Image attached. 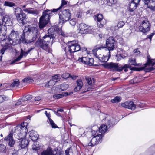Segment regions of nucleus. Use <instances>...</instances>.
Segmentation results:
<instances>
[{"label": "nucleus", "mask_w": 155, "mask_h": 155, "mask_svg": "<svg viewBox=\"0 0 155 155\" xmlns=\"http://www.w3.org/2000/svg\"><path fill=\"white\" fill-rule=\"evenodd\" d=\"M23 33H27L30 35V38L29 39L25 38H22L20 39V43L21 42L24 43H30L35 41L38 38L39 35L38 27L35 25H28L25 27L23 31Z\"/></svg>", "instance_id": "nucleus-1"}, {"label": "nucleus", "mask_w": 155, "mask_h": 155, "mask_svg": "<svg viewBox=\"0 0 155 155\" xmlns=\"http://www.w3.org/2000/svg\"><path fill=\"white\" fill-rule=\"evenodd\" d=\"M2 41L3 42H5V43L0 51L2 54L1 56H0V60L2 59V55L4 54L5 51L10 47L11 45H14L20 43V39L19 37L18 33L13 30L12 31L9 37L7 38L3 39Z\"/></svg>", "instance_id": "nucleus-2"}, {"label": "nucleus", "mask_w": 155, "mask_h": 155, "mask_svg": "<svg viewBox=\"0 0 155 155\" xmlns=\"http://www.w3.org/2000/svg\"><path fill=\"white\" fill-rule=\"evenodd\" d=\"M27 124V123L23 122L22 124L18 125L15 127V132L19 136L18 138L19 140V146L22 148L26 147L28 144V141L25 139L27 134V130L25 127Z\"/></svg>", "instance_id": "nucleus-3"}, {"label": "nucleus", "mask_w": 155, "mask_h": 155, "mask_svg": "<svg viewBox=\"0 0 155 155\" xmlns=\"http://www.w3.org/2000/svg\"><path fill=\"white\" fill-rule=\"evenodd\" d=\"M50 29L48 31V33L46 34L43 37L42 39L39 38L38 40L35 43V45L37 47H40L43 50L48 53L50 52L51 49L48 43L52 42L55 38L54 35L49 34Z\"/></svg>", "instance_id": "nucleus-4"}, {"label": "nucleus", "mask_w": 155, "mask_h": 155, "mask_svg": "<svg viewBox=\"0 0 155 155\" xmlns=\"http://www.w3.org/2000/svg\"><path fill=\"white\" fill-rule=\"evenodd\" d=\"M57 11V9H53L52 10L47 9L44 11L42 15L39 20V28L41 29H43L48 23L50 17L53 15L52 12L55 13Z\"/></svg>", "instance_id": "nucleus-5"}, {"label": "nucleus", "mask_w": 155, "mask_h": 155, "mask_svg": "<svg viewBox=\"0 0 155 155\" xmlns=\"http://www.w3.org/2000/svg\"><path fill=\"white\" fill-rule=\"evenodd\" d=\"M103 65L105 68L110 69L113 71L121 72L124 70L125 72H127L128 71V68L130 67L128 64H125L122 66L118 65L117 63L113 62L107 63Z\"/></svg>", "instance_id": "nucleus-6"}, {"label": "nucleus", "mask_w": 155, "mask_h": 155, "mask_svg": "<svg viewBox=\"0 0 155 155\" xmlns=\"http://www.w3.org/2000/svg\"><path fill=\"white\" fill-rule=\"evenodd\" d=\"M86 80L88 85H85L84 86L83 85V83L81 80H78V93L82 94L87 91H90L92 88L91 86L92 84V81L91 78L89 77H86Z\"/></svg>", "instance_id": "nucleus-7"}, {"label": "nucleus", "mask_w": 155, "mask_h": 155, "mask_svg": "<svg viewBox=\"0 0 155 155\" xmlns=\"http://www.w3.org/2000/svg\"><path fill=\"white\" fill-rule=\"evenodd\" d=\"M58 15L60 22L63 24L71 18V13L70 10L65 9L60 11Z\"/></svg>", "instance_id": "nucleus-8"}, {"label": "nucleus", "mask_w": 155, "mask_h": 155, "mask_svg": "<svg viewBox=\"0 0 155 155\" xmlns=\"http://www.w3.org/2000/svg\"><path fill=\"white\" fill-rule=\"evenodd\" d=\"M114 120V119H112V121L111 120H108L106 123L107 125L103 124L100 126L99 128V133H101L100 134L102 135V137L104 136L103 134L107 130V127L110 128L114 125L115 124L113 122Z\"/></svg>", "instance_id": "nucleus-9"}, {"label": "nucleus", "mask_w": 155, "mask_h": 155, "mask_svg": "<svg viewBox=\"0 0 155 155\" xmlns=\"http://www.w3.org/2000/svg\"><path fill=\"white\" fill-rule=\"evenodd\" d=\"M116 42L113 37H109L106 41V47L109 51L113 50L116 46Z\"/></svg>", "instance_id": "nucleus-10"}, {"label": "nucleus", "mask_w": 155, "mask_h": 155, "mask_svg": "<svg viewBox=\"0 0 155 155\" xmlns=\"http://www.w3.org/2000/svg\"><path fill=\"white\" fill-rule=\"evenodd\" d=\"M68 45L65 48V51L66 52L70 53H74L77 51H75L76 48L78 45L74 41H70L68 43Z\"/></svg>", "instance_id": "nucleus-11"}, {"label": "nucleus", "mask_w": 155, "mask_h": 155, "mask_svg": "<svg viewBox=\"0 0 155 155\" xmlns=\"http://www.w3.org/2000/svg\"><path fill=\"white\" fill-rule=\"evenodd\" d=\"M147 61L146 63L144 64V68L147 69V71H150L153 70L154 68L152 67L155 65V59H151L149 55L147 56Z\"/></svg>", "instance_id": "nucleus-12"}, {"label": "nucleus", "mask_w": 155, "mask_h": 155, "mask_svg": "<svg viewBox=\"0 0 155 155\" xmlns=\"http://www.w3.org/2000/svg\"><path fill=\"white\" fill-rule=\"evenodd\" d=\"M94 18L97 23V26L99 28H102L106 23L104 19H103V16L102 14L96 15L94 16Z\"/></svg>", "instance_id": "nucleus-13"}, {"label": "nucleus", "mask_w": 155, "mask_h": 155, "mask_svg": "<svg viewBox=\"0 0 155 155\" xmlns=\"http://www.w3.org/2000/svg\"><path fill=\"white\" fill-rule=\"evenodd\" d=\"M141 25L139 27V30L144 33L149 31L150 29V25L148 21L146 20H143L142 22Z\"/></svg>", "instance_id": "nucleus-14"}, {"label": "nucleus", "mask_w": 155, "mask_h": 155, "mask_svg": "<svg viewBox=\"0 0 155 155\" xmlns=\"http://www.w3.org/2000/svg\"><path fill=\"white\" fill-rule=\"evenodd\" d=\"M102 135L98 134L93 137L91 139V141L88 143V146H93L96 145L98 144L102 141Z\"/></svg>", "instance_id": "nucleus-15"}, {"label": "nucleus", "mask_w": 155, "mask_h": 155, "mask_svg": "<svg viewBox=\"0 0 155 155\" xmlns=\"http://www.w3.org/2000/svg\"><path fill=\"white\" fill-rule=\"evenodd\" d=\"M34 48H31L28 49L27 51H25L21 49V52L20 55L15 59L11 63V64L15 63L16 62H18L20 61L23 58V56L26 57L27 54L30 52Z\"/></svg>", "instance_id": "nucleus-16"}, {"label": "nucleus", "mask_w": 155, "mask_h": 155, "mask_svg": "<svg viewBox=\"0 0 155 155\" xmlns=\"http://www.w3.org/2000/svg\"><path fill=\"white\" fill-rule=\"evenodd\" d=\"M78 61L81 62L85 64L92 66L94 63V60L92 58H89L87 57H82L78 59Z\"/></svg>", "instance_id": "nucleus-17"}, {"label": "nucleus", "mask_w": 155, "mask_h": 155, "mask_svg": "<svg viewBox=\"0 0 155 155\" xmlns=\"http://www.w3.org/2000/svg\"><path fill=\"white\" fill-rule=\"evenodd\" d=\"M121 106L124 108L134 110L136 107V105L132 101H127L122 103Z\"/></svg>", "instance_id": "nucleus-18"}, {"label": "nucleus", "mask_w": 155, "mask_h": 155, "mask_svg": "<svg viewBox=\"0 0 155 155\" xmlns=\"http://www.w3.org/2000/svg\"><path fill=\"white\" fill-rule=\"evenodd\" d=\"M110 54V52L109 51L106 55L100 54L97 56V58L101 62H106L111 57Z\"/></svg>", "instance_id": "nucleus-19"}, {"label": "nucleus", "mask_w": 155, "mask_h": 155, "mask_svg": "<svg viewBox=\"0 0 155 155\" xmlns=\"http://www.w3.org/2000/svg\"><path fill=\"white\" fill-rule=\"evenodd\" d=\"M13 133L10 132L8 135L4 138V140L8 142V145L12 147L15 143V141L13 139Z\"/></svg>", "instance_id": "nucleus-20"}, {"label": "nucleus", "mask_w": 155, "mask_h": 155, "mask_svg": "<svg viewBox=\"0 0 155 155\" xmlns=\"http://www.w3.org/2000/svg\"><path fill=\"white\" fill-rule=\"evenodd\" d=\"M143 2L148 8L155 10V0H144Z\"/></svg>", "instance_id": "nucleus-21"}, {"label": "nucleus", "mask_w": 155, "mask_h": 155, "mask_svg": "<svg viewBox=\"0 0 155 155\" xmlns=\"http://www.w3.org/2000/svg\"><path fill=\"white\" fill-rule=\"evenodd\" d=\"M17 21L22 25L25 23L24 21L26 17V15L23 12L15 16Z\"/></svg>", "instance_id": "nucleus-22"}, {"label": "nucleus", "mask_w": 155, "mask_h": 155, "mask_svg": "<svg viewBox=\"0 0 155 155\" xmlns=\"http://www.w3.org/2000/svg\"><path fill=\"white\" fill-rule=\"evenodd\" d=\"M138 3L135 1L132 0L129 4V11L130 12H133L136 9L137 6V3Z\"/></svg>", "instance_id": "nucleus-23"}, {"label": "nucleus", "mask_w": 155, "mask_h": 155, "mask_svg": "<svg viewBox=\"0 0 155 155\" xmlns=\"http://www.w3.org/2000/svg\"><path fill=\"white\" fill-rule=\"evenodd\" d=\"M56 153H55L52 148L48 147L46 150L42 152L41 155H55Z\"/></svg>", "instance_id": "nucleus-24"}, {"label": "nucleus", "mask_w": 155, "mask_h": 155, "mask_svg": "<svg viewBox=\"0 0 155 155\" xmlns=\"http://www.w3.org/2000/svg\"><path fill=\"white\" fill-rule=\"evenodd\" d=\"M87 28V26L83 23L80 24L79 26V33L81 34L86 33V29Z\"/></svg>", "instance_id": "nucleus-25"}, {"label": "nucleus", "mask_w": 155, "mask_h": 155, "mask_svg": "<svg viewBox=\"0 0 155 155\" xmlns=\"http://www.w3.org/2000/svg\"><path fill=\"white\" fill-rule=\"evenodd\" d=\"M28 134L30 138L33 141L36 140L38 137V135L37 132L33 130L30 131Z\"/></svg>", "instance_id": "nucleus-26"}, {"label": "nucleus", "mask_w": 155, "mask_h": 155, "mask_svg": "<svg viewBox=\"0 0 155 155\" xmlns=\"http://www.w3.org/2000/svg\"><path fill=\"white\" fill-rule=\"evenodd\" d=\"M33 8H29L23 9V11L29 14H31L33 15H38L39 14V12L37 10H33Z\"/></svg>", "instance_id": "nucleus-27"}, {"label": "nucleus", "mask_w": 155, "mask_h": 155, "mask_svg": "<svg viewBox=\"0 0 155 155\" xmlns=\"http://www.w3.org/2000/svg\"><path fill=\"white\" fill-rule=\"evenodd\" d=\"M4 5L11 7H15L16 6V5L15 3L12 2L5 1V2Z\"/></svg>", "instance_id": "nucleus-28"}, {"label": "nucleus", "mask_w": 155, "mask_h": 155, "mask_svg": "<svg viewBox=\"0 0 155 155\" xmlns=\"http://www.w3.org/2000/svg\"><path fill=\"white\" fill-rule=\"evenodd\" d=\"M14 12L15 13V16L18 15L19 14H21L23 12L22 10L19 8L17 7L15 8H14Z\"/></svg>", "instance_id": "nucleus-29"}, {"label": "nucleus", "mask_w": 155, "mask_h": 155, "mask_svg": "<svg viewBox=\"0 0 155 155\" xmlns=\"http://www.w3.org/2000/svg\"><path fill=\"white\" fill-rule=\"evenodd\" d=\"M19 84V80L18 79L14 81L10 85L11 87H18Z\"/></svg>", "instance_id": "nucleus-30"}, {"label": "nucleus", "mask_w": 155, "mask_h": 155, "mask_svg": "<svg viewBox=\"0 0 155 155\" xmlns=\"http://www.w3.org/2000/svg\"><path fill=\"white\" fill-rule=\"evenodd\" d=\"M121 98L120 97L117 96L114 99L111 100V102L112 103H117L121 101Z\"/></svg>", "instance_id": "nucleus-31"}, {"label": "nucleus", "mask_w": 155, "mask_h": 155, "mask_svg": "<svg viewBox=\"0 0 155 155\" xmlns=\"http://www.w3.org/2000/svg\"><path fill=\"white\" fill-rule=\"evenodd\" d=\"M34 80L31 78L28 77L26 78H25L22 80V81L24 83L29 84L33 82Z\"/></svg>", "instance_id": "nucleus-32"}, {"label": "nucleus", "mask_w": 155, "mask_h": 155, "mask_svg": "<svg viewBox=\"0 0 155 155\" xmlns=\"http://www.w3.org/2000/svg\"><path fill=\"white\" fill-rule=\"evenodd\" d=\"M56 82V81H54L52 79L48 83L46 84L45 86L46 87H48L50 86H52L54 85L55 83Z\"/></svg>", "instance_id": "nucleus-33"}, {"label": "nucleus", "mask_w": 155, "mask_h": 155, "mask_svg": "<svg viewBox=\"0 0 155 155\" xmlns=\"http://www.w3.org/2000/svg\"><path fill=\"white\" fill-rule=\"evenodd\" d=\"M60 87V89L63 91L67 90L68 88L69 85L67 84L63 83L61 84Z\"/></svg>", "instance_id": "nucleus-34"}, {"label": "nucleus", "mask_w": 155, "mask_h": 155, "mask_svg": "<svg viewBox=\"0 0 155 155\" xmlns=\"http://www.w3.org/2000/svg\"><path fill=\"white\" fill-rule=\"evenodd\" d=\"M104 48V47L101 46L97 47L95 48L92 50L93 54L97 58V56H98L97 55V54L96 53V52L97 50L99 49L100 50L102 48Z\"/></svg>", "instance_id": "nucleus-35"}, {"label": "nucleus", "mask_w": 155, "mask_h": 155, "mask_svg": "<svg viewBox=\"0 0 155 155\" xmlns=\"http://www.w3.org/2000/svg\"><path fill=\"white\" fill-rule=\"evenodd\" d=\"M2 21L5 24H8L10 21V19L9 18V17L8 15H5L3 17Z\"/></svg>", "instance_id": "nucleus-36"}, {"label": "nucleus", "mask_w": 155, "mask_h": 155, "mask_svg": "<svg viewBox=\"0 0 155 155\" xmlns=\"http://www.w3.org/2000/svg\"><path fill=\"white\" fill-rule=\"evenodd\" d=\"M148 153H155V144L151 147L148 150L146 151Z\"/></svg>", "instance_id": "nucleus-37"}, {"label": "nucleus", "mask_w": 155, "mask_h": 155, "mask_svg": "<svg viewBox=\"0 0 155 155\" xmlns=\"http://www.w3.org/2000/svg\"><path fill=\"white\" fill-rule=\"evenodd\" d=\"M139 79L140 78L139 77H136L133 79L130 80V83L131 84H132L140 82L141 81V80H139Z\"/></svg>", "instance_id": "nucleus-38"}, {"label": "nucleus", "mask_w": 155, "mask_h": 155, "mask_svg": "<svg viewBox=\"0 0 155 155\" xmlns=\"http://www.w3.org/2000/svg\"><path fill=\"white\" fill-rule=\"evenodd\" d=\"M95 128H98V127L97 126H94L93 127L92 129L91 133L92 136L93 137H94V136H96V135H97V133H98V134H99V132H98L97 131L94 130V129Z\"/></svg>", "instance_id": "nucleus-39"}, {"label": "nucleus", "mask_w": 155, "mask_h": 155, "mask_svg": "<svg viewBox=\"0 0 155 155\" xmlns=\"http://www.w3.org/2000/svg\"><path fill=\"white\" fill-rule=\"evenodd\" d=\"M124 57L123 55H121L120 54H117L115 56V59L117 61H119L123 59Z\"/></svg>", "instance_id": "nucleus-40"}, {"label": "nucleus", "mask_w": 155, "mask_h": 155, "mask_svg": "<svg viewBox=\"0 0 155 155\" xmlns=\"http://www.w3.org/2000/svg\"><path fill=\"white\" fill-rule=\"evenodd\" d=\"M49 121L50 123V124L52 128H58V126L51 119H49Z\"/></svg>", "instance_id": "nucleus-41"}, {"label": "nucleus", "mask_w": 155, "mask_h": 155, "mask_svg": "<svg viewBox=\"0 0 155 155\" xmlns=\"http://www.w3.org/2000/svg\"><path fill=\"white\" fill-rule=\"evenodd\" d=\"M78 131L79 133V135L81 136L84 137L85 136V131L82 128L79 129Z\"/></svg>", "instance_id": "nucleus-42"}, {"label": "nucleus", "mask_w": 155, "mask_h": 155, "mask_svg": "<svg viewBox=\"0 0 155 155\" xmlns=\"http://www.w3.org/2000/svg\"><path fill=\"white\" fill-rule=\"evenodd\" d=\"M8 99V97L5 96L4 95L0 96V103H2L3 101H7Z\"/></svg>", "instance_id": "nucleus-43"}, {"label": "nucleus", "mask_w": 155, "mask_h": 155, "mask_svg": "<svg viewBox=\"0 0 155 155\" xmlns=\"http://www.w3.org/2000/svg\"><path fill=\"white\" fill-rule=\"evenodd\" d=\"M32 98V96L31 95H27L23 97V98L22 100L23 101H26L31 100Z\"/></svg>", "instance_id": "nucleus-44"}, {"label": "nucleus", "mask_w": 155, "mask_h": 155, "mask_svg": "<svg viewBox=\"0 0 155 155\" xmlns=\"http://www.w3.org/2000/svg\"><path fill=\"white\" fill-rule=\"evenodd\" d=\"M53 97L54 98L58 99L63 97V95L62 94H57L53 95Z\"/></svg>", "instance_id": "nucleus-45"}, {"label": "nucleus", "mask_w": 155, "mask_h": 155, "mask_svg": "<svg viewBox=\"0 0 155 155\" xmlns=\"http://www.w3.org/2000/svg\"><path fill=\"white\" fill-rule=\"evenodd\" d=\"M67 2L65 1V0H62L61 1V5L58 8L55 9H57V11L60 9L61 8H62V7L64 5L67 4Z\"/></svg>", "instance_id": "nucleus-46"}, {"label": "nucleus", "mask_w": 155, "mask_h": 155, "mask_svg": "<svg viewBox=\"0 0 155 155\" xmlns=\"http://www.w3.org/2000/svg\"><path fill=\"white\" fill-rule=\"evenodd\" d=\"M71 76L70 74L68 73H65L61 75V77L64 79H67Z\"/></svg>", "instance_id": "nucleus-47"}, {"label": "nucleus", "mask_w": 155, "mask_h": 155, "mask_svg": "<svg viewBox=\"0 0 155 155\" xmlns=\"http://www.w3.org/2000/svg\"><path fill=\"white\" fill-rule=\"evenodd\" d=\"M60 76L59 74L56 75L52 77V79L56 82L60 80Z\"/></svg>", "instance_id": "nucleus-48"}, {"label": "nucleus", "mask_w": 155, "mask_h": 155, "mask_svg": "<svg viewBox=\"0 0 155 155\" xmlns=\"http://www.w3.org/2000/svg\"><path fill=\"white\" fill-rule=\"evenodd\" d=\"M93 30L92 27L87 26V28L86 29V33H91L93 31Z\"/></svg>", "instance_id": "nucleus-49"}, {"label": "nucleus", "mask_w": 155, "mask_h": 155, "mask_svg": "<svg viewBox=\"0 0 155 155\" xmlns=\"http://www.w3.org/2000/svg\"><path fill=\"white\" fill-rule=\"evenodd\" d=\"M130 64H129L130 66V67L128 68H130V65H134V66H137V64L136 63V60L135 59L134 60H130Z\"/></svg>", "instance_id": "nucleus-50"}, {"label": "nucleus", "mask_w": 155, "mask_h": 155, "mask_svg": "<svg viewBox=\"0 0 155 155\" xmlns=\"http://www.w3.org/2000/svg\"><path fill=\"white\" fill-rule=\"evenodd\" d=\"M69 22L71 25L74 26L76 24V19H75L73 18L70 20Z\"/></svg>", "instance_id": "nucleus-51"}, {"label": "nucleus", "mask_w": 155, "mask_h": 155, "mask_svg": "<svg viewBox=\"0 0 155 155\" xmlns=\"http://www.w3.org/2000/svg\"><path fill=\"white\" fill-rule=\"evenodd\" d=\"M32 149L35 151H38V150L40 149V148L36 144V145H33Z\"/></svg>", "instance_id": "nucleus-52"}, {"label": "nucleus", "mask_w": 155, "mask_h": 155, "mask_svg": "<svg viewBox=\"0 0 155 155\" xmlns=\"http://www.w3.org/2000/svg\"><path fill=\"white\" fill-rule=\"evenodd\" d=\"M6 147L3 144H0V152H3L5 151Z\"/></svg>", "instance_id": "nucleus-53"}, {"label": "nucleus", "mask_w": 155, "mask_h": 155, "mask_svg": "<svg viewBox=\"0 0 155 155\" xmlns=\"http://www.w3.org/2000/svg\"><path fill=\"white\" fill-rule=\"evenodd\" d=\"M124 25V23L122 21H119L117 24V27L120 28L122 27Z\"/></svg>", "instance_id": "nucleus-54"}, {"label": "nucleus", "mask_w": 155, "mask_h": 155, "mask_svg": "<svg viewBox=\"0 0 155 155\" xmlns=\"http://www.w3.org/2000/svg\"><path fill=\"white\" fill-rule=\"evenodd\" d=\"M23 102V101L22 99H19L15 103V106H18L22 104Z\"/></svg>", "instance_id": "nucleus-55"}, {"label": "nucleus", "mask_w": 155, "mask_h": 155, "mask_svg": "<svg viewBox=\"0 0 155 155\" xmlns=\"http://www.w3.org/2000/svg\"><path fill=\"white\" fill-rule=\"evenodd\" d=\"M134 53L135 54H138L140 53V52L138 49H136L134 50Z\"/></svg>", "instance_id": "nucleus-56"}, {"label": "nucleus", "mask_w": 155, "mask_h": 155, "mask_svg": "<svg viewBox=\"0 0 155 155\" xmlns=\"http://www.w3.org/2000/svg\"><path fill=\"white\" fill-rule=\"evenodd\" d=\"M45 114L46 115V116L48 117V119L49 120V119H51L50 118L51 116L49 113H48L47 111H45Z\"/></svg>", "instance_id": "nucleus-57"}, {"label": "nucleus", "mask_w": 155, "mask_h": 155, "mask_svg": "<svg viewBox=\"0 0 155 155\" xmlns=\"http://www.w3.org/2000/svg\"><path fill=\"white\" fill-rule=\"evenodd\" d=\"M70 149L68 148L65 151V153L66 155H71L72 153H70L69 152Z\"/></svg>", "instance_id": "nucleus-58"}, {"label": "nucleus", "mask_w": 155, "mask_h": 155, "mask_svg": "<svg viewBox=\"0 0 155 155\" xmlns=\"http://www.w3.org/2000/svg\"><path fill=\"white\" fill-rule=\"evenodd\" d=\"M78 48H79V49L78 50V51H81V50H82V52H83L84 51H86V50H87L86 48H82V49L81 48L80 45L79 44H78Z\"/></svg>", "instance_id": "nucleus-59"}, {"label": "nucleus", "mask_w": 155, "mask_h": 155, "mask_svg": "<svg viewBox=\"0 0 155 155\" xmlns=\"http://www.w3.org/2000/svg\"><path fill=\"white\" fill-rule=\"evenodd\" d=\"M3 27V25L2 23L0 21V36L2 34V28Z\"/></svg>", "instance_id": "nucleus-60"}, {"label": "nucleus", "mask_w": 155, "mask_h": 155, "mask_svg": "<svg viewBox=\"0 0 155 155\" xmlns=\"http://www.w3.org/2000/svg\"><path fill=\"white\" fill-rule=\"evenodd\" d=\"M84 13V12H79V14H78V18H79L80 17V18L82 16V15H83Z\"/></svg>", "instance_id": "nucleus-61"}, {"label": "nucleus", "mask_w": 155, "mask_h": 155, "mask_svg": "<svg viewBox=\"0 0 155 155\" xmlns=\"http://www.w3.org/2000/svg\"><path fill=\"white\" fill-rule=\"evenodd\" d=\"M41 97L40 96H37L35 98V100L36 101H38L41 100Z\"/></svg>", "instance_id": "nucleus-62"}, {"label": "nucleus", "mask_w": 155, "mask_h": 155, "mask_svg": "<svg viewBox=\"0 0 155 155\" xmlns=\"http://www.w3.org/2000/svg\"><path fill=\"white\" fill-rule=\"evenodd\" d=\"M139 107L140 108L143 107L145 106V104L143 103H140L138 105Z\"/></svg>", "instance_id": "nucleus-63"}, {"label": "nucleus", "mask_w": 155, "mask_h": 155, "mask_svg": "<svg viewBox=\"0 0 155 155\" xmlns=\"http://www.w3.org/2000/svg\"><path fill=\"white\" fill-rule=\"evenodd\" d=\"M154 34V33H152L151 34H150L149 35V36L148 37L150 39V40L151 39L152 37H153V36Z\"/></svg>", "instance_id": "nucleus-64"}]
</instances>
